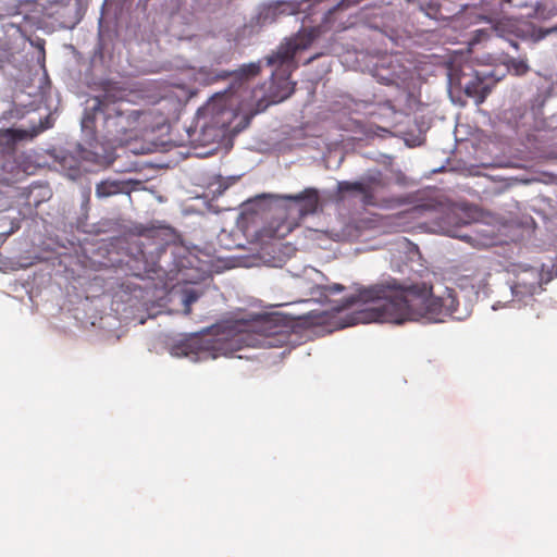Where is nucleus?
I'll use <instances>...</instances> for the list:
<instances>
[{
  "label": "nucleus",
  "mask_w": 557,
  "mask_h": 557,
  "mask_svg": "<svg viewBox=\"0 0 557 557\" xmlns=\"http://www.w3.org/2000/svg\"><path fill=\"white\" fill-rule=\"evenodd\" d=\"M491 92V88L483 83V78L475 74V77L468 82L465 86V94L475 100L476 104L484 102L487 95Z\"/></svg>",
  "instance_id": "10"
},
{
  "label": "nucleus",
  "mask_w": 557,
  "mask_h": 557,
  "mask_svg": "<svg viewBox=\"0 0 557 557\" xmlns=\"http://www.w3.org/2000/svg\"><path fill=\"white\" fill-rule=\"evenodd\" d=\"M388 183L385 181L381 172L368 175L362 181L349 182L342 181L337 184L338 194L356 191L361 194V202L363 206H375L376 199L374 193L377 189L386 188Z\"/></svg>",
  "instance_id": "5"
},
{
  "label": "nucleus",
  "mask_w": 557,
  "mask_h": 557,
  "mask_svg": "<svg viewBox=\"0 0 557 557\" xmlns=\"http://www.w3.org/2000/svg\"><path fill=\"white\" fill-rule=\"evenodd\" d=\"M315 36L313 32L298 34L297 37L281 45L276 52L267 58L268 65L276 66L273 76L288 79L292 72L296 69L295 55L297 51L305 50L313 42Z\"/></svg>",
  "instance_id": "4"
},
{
  "label": "nucleus",
  "mask_w": 557,
  "mask_h": 557,
  "mask_svg": "<svg viewBox=\"0 0 557 557\" xmlns=\"http://www.w3.org/2000/svg\"><path fill=\"white\" fill-rule=\"evenodd\" d=\"M51 193L47 187L32 186L27 194L28 205H33L34 207H38L44 200L50 198Z\"/></svg>",
  "instance_id": "14"
},
{
  "label": "nucleus",
  "mask_w": 557,
  "mask_h": 557,
  "mask_svg": "<svg viewBox=\"0 0 557 557\" xmlns=\"http://www.w3.org/2000/svg\"><path fill=\"white\" fill-rule=\"evenodd\" d=\"M284 199L300 203V214L308 215L317 212L320 196L315 188L308 187L299 194L284 196Z\"/></svg>",
  "instance_id": "9"
},
{
  "label": "nucleus",
  "mask_w": 557,
  "mask_h": 557,
  "mask_svg": "<svg viewBox=\"0 0 557 557\" xmlns=\"http://www.w3.org/2000/svg\"><path fill=\"white\" fill-rule=\"evenodd\" d=\"M516 70H517V73L523 74V73H525L528 71V65L524 62L521 61V62L518 63Z\"/></svg>",
  "instance_id": "20"
},
{
  "label": "nucleus",
  "mask_w": 557,
  "mask_h": 557,
  "mask_svg": "<svg viewBox=\"0 0 557 557\" xmlns=\"http://www.w3.org/2000/svg\"><path fill=\"white\" fill-rule=\"evenodd\" d=\"M357 304L367 307L356 310L348 325L371 322L401 324L419 319L441 322L445 315L441 298L428 295L424 287H405L394 278L359 289L357 295L346 298L339 309Z\"/></svg>",
  "instance_id": "1"
},
{
  "label": "nucleus",
  "mask_w": 557,
  "mask_h": 557,
  "mask_svg": "<svg viewBox=\"0 0 557 557\" xmlns=\"http://www.w3.org/2000/svg\"><path fill=\"white\" fill-rule=\"evenodd\" d=\"M26 158L23 153L5 151L0 156V183L10 185L27 175Z\"/></svg>",
  "instance_id": "6"
},
{
  "label": "nucleus",
  "mask_w": 557,
  "mask_h": 557,
  "mask_svg": "<svg viewBox=\"0 0 557 557\" xmlns=\"http://www.w3.org/2000/svg\"><path fill=\"white\" fill-rule=\"evenodd\" d=\"M320 295L326 296L329 294H338L345 290V286L339 283L326 284L317 287Z\"/></svg>",
  "instance_id": "18"
},
{
  "label": "nucleus",
  "mask_w": 557,
  "mask_h": 557,
  "mask_svg": "<svg viewBox=\"0 0 557 557\" xmlns=\"http://www.w3.org/2000/svg\"><path fill=\"white\" fill-rule=\"evenodd\" d=\"M286 342V336L274 333L273 336H263L258 338L248 331L228 332L223 336L209 341L202 337H189L174 347L175 355L191 356L203 359L207 356L216 358L219 356H228L240 350L245 346H281Z\"/></svg>",
  "instance_id": "2"
},
{
  "label": "nucleus",
  "mask_w": 557,
  "mask_h": 557,
  "mask_svg": "<svg viewBox=\"0 0 557 557\" xmlns=\"http://www.w3.org/2000/svg\"><path fill=\"white\" fill-rule=\"evenodd\" d=\"M49 127H50V125H45V124L40 123L39 126L34 127L32 131H28V129H15L14 133H13V137L15 139H18V140L32 139V138H34L35 136H37L38 134H40L41 132H44L45 129H47Z\"/></svg>",
  "instance_id": "17"
},
{
  "label": "nucleus",
  "mask_w": 557,
  "mask_h": 557,
  "mask_svg": "<svg viewBox=\"0 0 557 557\" xmlns=\"http://www.w3.org/2000/svg\"><path fill=\"white\" fill-rule=\"evenodd\" d=\"M405 201L403 199H397V203H404Z\"/></svg>",
  "instance_id": "22"
},
{
  "label": "nucleus",
  "mask_w": 557,
  "mask_h": 557,
  "mask_svg": "<svg viewBox=\"0 0 557 557\" xmlns=\"http://www.w3.org/2000/svg\"><path fill=\"white\" fill-rule=\"evenodd\" d=\"M95 110L102 112L106 128L110 134H121V141L124 136H127V139L133 138L132 134L139 128L141 112L127 101H113L109 95L96 97Z\"/></svg>",
  "instance_id": "3"
},
{
  "label": "nucleus",
  "mask_w": 557,
  "mask_h": 557,
  "mask_svg": "<svg viewBox=\"0 0 557 557\" xmlns=\"http://www.w3.org/2000/svg\"><path fill=\"white\" fill-rule=\"evenodd\" d=\"M124 193L129 195L127 183L122 181L106 180L96 185V196L98 198H108Z\"/></svg>",
  "instance_id": "11"
},
{
  "label": "nucleus",
  "mask_w": 557,
  "mask_h": 557,
  "mask_svg": "<svg viewBox=\"0 0 557 557\" xmlns=\"http://www.w3.org/2000/svg\"><path fill=\"white\" fill-rule=\"evenodd\" d=\"M58 2H66L64 5L57 4L55 14L61 16L60 24L72 28L82 18L83 8L88 0H58Z\"/></svg>",
  "instance_id": "7"
},
{
  "label": "nucleus",
  "mask_w": 557,
  "mask_h": 557,
  "mask_svg": "<svg viewBox=\"0 0 557 557\" xmlns=\"http://www.w3.org/2000/svg\"><path fill=\"white\" fill-rule=\"evenodd\" d=\"M534 281L533 282H527L524 280L518 281L515 286L512 287V293L518 295H528L533 296L534 294L539 293L542 289L541 282L537 280L539 274L533 273Z\"/></svg>",
  "instance_id": "13"
},
{
  "label": "nucleus",
  "mask_w": 557,
  "mask_h": 557,
  "mask_svg": "<svg viewBox=\"0 0 557 557\" xmlns=\"http://www.w3.org/2000/svg\"><path fill=\"white\" fill-rule=\"evenodd\" d=\"M231 76H233L231 71H219L207 67H201L197 73V79L205 85H211L219 81L227 79Z\"/></svg>",
  "instance_id": "12"
},
{
  "label": "nucleus",
  "mask_w": 557,
  "mask_h": 557,
  "mask_svg": "<svg viewBox=\"0 0 557 557\" xmlns=\"http://www.w3.org/2000/svg\"><path fill=\"white\" fill-rule=\"evenodd\" d=\"M260 72L259 64L249 63L240 66L237 71H233V75L239 79H247L258 75Z\"/></svg>",
  "instance_id": "16"
},
{
  "label": "nucleus",
  "mask_w": 557,
  "mask_h": 557,
  "mask_svg": "<svg viewBox=\"0 0 557 557\" xmlns=\"http://www.w3.org/2000/svg\"><path fill=\"white\" fill-rule=\"evenodd\" d=\"M406 214H407V212H403L401 214H399V215L397 216V219H401V218H404Z\"/></svg>",
  "instance_id": "21"
},
{
  "label": "nucleus",
  "mask_w": 557,
  "mask_h": 557,
  "mask_svg": "<svg viewBox=\"0 0 557 557\" xmlns=\"http://www.w3.org/2000/svg\"><path fill=\"white\" fill-rule=\"evenodd\" d=\"M301 2L275 1L265 5L260 12L262 23H272L281 15H294L300 11Z\"/></svg>",
  "instance_id": "8"
},
{
  "label": "nucleus",
  "mask_w": 557,
  "mask_h": 557,
  "mask_svg": "<svg viewBox=\"0 0 557 557\" xmlns=\"http://www.w3.org/2000/svg\"><path fill=\"white\" fill-rule=\"evenodd\" d=\"M102 115V112L95 110V104L90 110H86L82 119V128L88 132L91 136L95 134V122L98 115Z\"/></svg>",
  "instance_id": "15"
},
{
  "label": "nucleus",
  "mask_w": 557,
  "mask_h": 557,
  "mask_svg": "<svg viewBox=\"0 0 557 557\" xmlns=\"http://www.w3.org/2000/svg\"><path fill=\"white\" fill-rule=\"evenodd\" d=\"M198 294L195 292V290H188L186 294H185V297H184V313L185 314H190L191 312V305L197 301L198 299Z\"/></svg>",
  "instance_id": "19"
}]
</instances>
